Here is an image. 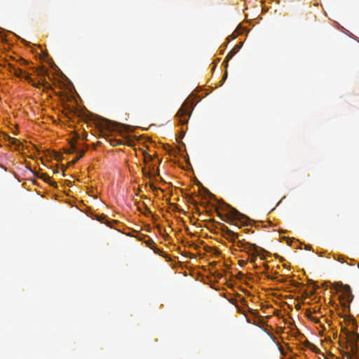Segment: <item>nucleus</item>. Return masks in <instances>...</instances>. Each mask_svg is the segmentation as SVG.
I'll return each instance as SVG.
<instances>
[{
  "instance_id": "obj_1",
  "label": "nucleus",
  "mask_w": 359,
  "mask_h": 359,
  "mask_svg": "<svg viewBox=\"0 0 359 359\" xmlns=\"http://www.w3.org/2000/svg\"><path fill=\"white\" fill-rule=\"evenodd\" d=\"M333 287L338 292L341 293L340 296V301L341 304L346 306L349 304L353 299V295L351 292V289L349 285H344L341 283H334Z\"/></svg>"
},
{
  "instance_id": "obj_2",
  "label": "nucleus",
  "mask_w": 359,
  "mask_h": 359,
  "mask_svg": "<svg viewBox=\"0 0 359 359\" xmlns=\"http://www.w3.org/2000/svg\"><path fill=\"white\" fill-rule=\"evenodd\" d=\"M191 113V107L188 103H184L179 109L177 116L181 124H186Z\"/></svg>"
},
{
  "instance_id": "obj_3",
  "label": "nucleus",
  "mask_w": 359,
  "mask_h": 359,
  "mask_svg": "<svg viewBox=\"0 0 359 359\" xmlns=\"http://www.w3.org/2000/svg\"><path fill=\"white\" fill-rule=\"evenodd\" d=\"M238 248H242L243 251L250 252L251 251H255L257 249V246L255 244L245 242V239H238L237 242L234 243Z\"/></svg>"
},
{
  "instance_id": "obj_4",
  "label": "nucleus",
  "mask_w": 359,
  "mask_h": 359,
  "mask_svg": "<svg viewBox=\"0 0 359 359\" xmlns=\"http://www.w3.org/2000/svg\"><path fill=\"white\" fill-rule=\"evenodd\" d=\"M222 232L223 236L232 243H235L236 239H238L240 237V235L238 233H234L232 230H231L224 225H223L222 228Z\"/></svg>"
},
{
  "instance_id": "obj_5",
  "label": "nucleus",
  "mask_w": 359,
  "mask_h": 359,
  "mask_svg": "<svg viewBox=\"0 0 359 359\" xmlns=\"http://www.w3.org/2000/svg\"><path fill=\"white\" fill-rule=\"evenodd\" d=\"M358 346H351L350 352H346V351H340L342 356L346 359H348V357H350L351 359H359L358 356Z\"/></svg>"
},
{
  "instance_id": "obj_6",
  "label": "nucleus",
  "mask_w": 359,
  "mask_h": 359,
  "mask_svg": "<svg viewBox=\"0 0 359 359\" xmlns=\"http://www.w3.org/2000/svg\"><path fill=\"white\" fill-rule=\"evenodd\" d=\"M345 335L346 336L350 347L358 346V337L355 333L346 330Z\"/></svg>"
},
{
  "instance_id": "obj_7",
  "label": "nucleus",
  "mask_w": 359,
  "mask_h": 359,
  "mask_svg": "<svg viewBox=\"0 0 359 359\" xmlns=\"http://www.w3.org/2000/svg\"><path fill=\"white\" fill-rule=\"evenodd\" d=\"M241 44L240 45H236L235 46L232 50L227 54V55L226 56V58H225V60L224 62H226V66L228 65V62L229 60H231L233 55L238 53V51L239 50L240 48H241Z\"/></svg>"
},
{
  "instance_id": "obj_8",
  "label": "nucleus",
  "mask_w": 359,
  "mask_h": 359,
  "mask_svg": "<svg viewBox=\"0 0 359 359\" xmlns=\"http://www.w3.org/2000/svg\"><path fill=\"white\" fill-rule=\"evenodd\" d=\"M108 141H109V144L113 147H116V146L121 145V144H124L123 140L116 139V138H109Z\"/></svg>"
},
{
  "instance_id": "obj_9",
  "label": "nucleus",
  "mask_w": 359,
  "mask_h": 359,
  "mask_svg": "<svg viewBox=\"0 0 359 359\" xmlns=\"http://www.w3.org/2000/svg\"><path fill=\"white\" fill-rule=\"evenodd\" d=\"M339 344L341 348V351H345V350L348 349L349 345H348V339H347L346 335H345L344 339H340Z\"/></svg>"
},
{
  "instance_id": "obj_10",
  "label": "nucleus",
  "mask_w": 359,
  "mask_h": 359,
  "mask_svg": "<svg viewBox=\"0 0 359 359\" xmlns=\"http://www.w3.org/2000/svg\"><path fill=\"white\" fill-rule=\"evenodd\" d=\"M40 178L42 179L46 182L49 183L50 185H55L56 184L55 182H53L51 180V177L46 173H42L40 176Z\"/></svg>"
},
{
  "instance_id": "obj_11",
  "label": "nucleus",
  "mask_w": 359,
  "mask_h": 359,
  "mask_svg": "<svg viewBox=\"0 0 359 359\" xmlns=\"http://www.w3.org/2000/svg\"><path fill=\"white\" fill-rule=\"evenodd\" d=\"M25 79L30 83H32V85L34 86V87H36V88H39L42 83L41 82H38V83H35L34 82L33 79L31 78L30 75L29 74H27V75H25Z\"/></svg>"
},
{
  "instance_id": "obj_12",
  "label": "nucleus",
  "mask_w": 359,
  "mask_h": 359,
  "mask_svg": "<svg viewBox=\"0 0 359 359\" xmlns=\"http://www.w3.org/2000/svg\"><path fill=\"white\" fill-rule=\"evenodd\" d=\"M15 76L18 77V78H22L23 76V75H27V74H25V72H24L20 68H16L15 70L14 71V72L13 73ZM25 76H24L25 77Z\"/></svg>"
},
{
  "instance_id": "obj_13",
  "label": "nucleus",
  "mask_w": 359,
  "mask_h": 359,
  "mask_svg": "<svg viewBox=\"0 0 359 359\" xmlns=\"http://www.w3.org/2000/svg\"><path fill=\"white\" fill-rule=\"evenodd\" d=\"M85 152H86V150L81 151L79 155L76 156V157L74 160H72L69 163V164L73 165V164L76 163L81 158H82Z\"/></svg>"
},
{
  "instance_id": "obj_14",
  "label": "nucleus",
  "mask_w": 359,
  "mask_h": 359,
  "mask_svg": "<svg viewBox=\"0 0 359 359\" xmlns=\"http://www.w3.org/2000/svg\"><path fill=\"white\" fill-rule=\"evenodd\" d=\"M97 219H98L100 222H103V223L106 224L107 226H110L109 222V221L107 220V217H106L105 215H100V216H98Z\"/></svg>"
},
{
  "instance_id": "obj_15",
  "label": "nucleus",
  "mask_w": 359,
  "mask_h": 359,
  "mask_svg": "<svg viewBox=\"0 0 359 359\" xmlns=\"http://www.w3.org/2000/svg\"><path fill=\"white\" fill-rule=\"evenodd\" d=\"M231 213L234 217H238L239 216H241L243 218H245L244 215H242L237 210L234 208H231Z\"/></svg>"
},
{
  "instance_id": "obj_16",
  "label": "nucleus",
  "mask_w": 359,
  "mask_h": 359,
  "mask_svg": "<svg viewBox=\"0 0 359 359\" xmlns=\"http://www.w3.org/2000/svg\"><path fill=\"white\" fill-rule=\"evenodd\" d=\"M256 251L257 250L251 251V252H248L250 256V262H255L257 260V255L255 253Z\"/></svg>"
},
{
  "instance_id": "obj_17",
  "label": "nucleus",
  "mask_w": 359,
  "mask_h": 359,
  "mask_svg": "<svg viewBox=\"0 0 359 359\" xmlns=\"http://www.w3.org/2000/svg\"><path fill=\"white\" fill-rule=\"evenodd\" d=\"M18 62H19V64L21 65V66H26L29 64V62L27 61L26 60H25L24 58H19L18 60H17Z\"/></svg>"
},
{
  "instance_id": "obj_18",
  "label": "nucleus",
  "mask_w": 359,
  "mask_h": 359,
  "mask_svg": "<svg viewBox=\"0 0 359 359\" xmlns=\"http://www.w3.org/2000/svg\"><path fill=\"white\" fill-rule=\"evenodd\" d=\"M67 154H72L74 152H76V147L74 143H72L71 145V148L66 151Z\"/></svg>"
},
{
  "instance_id": "obj_19",
  "label": "nucleus",
  "mask_w": 359,
  "mask_h": 359,
  "mask_svg": "<svg viewBox=\"0 0 359 359\" xmlns=\"http://www.w3.org/2000/svg\"><path fill=\"white\" fill-rule=\"evenodd\" d=\"M54 158L56 161H60L62 160V156L60 153H58V152H55L54 153Z\"/></svg>"
},
{
  "instance_id": "obj_20",
  "label": "nucleus",
  "mask_w": 359,
  "mask_h": 359,
  "mask_svg": "<svg viewBox=\"0 0 359 359\" xmlns=\"http://www.w3.org/2000/svg\"><path fill=\"white\" fill-rule=\"evenodd\" d=\"M146 244L151 249H154V246L155 245L154 241L151 239H149L147 241H146Z\"/></svg>"
},
{
  "instance_id": "obj_21",
  "label": "nucleus",
  "mask_w": 359,
  "mask_h": 359,
  "mask_svg": "<svg viewBox=\"0 0 359 359\" xmlns=\"http://www.w3.org/2000/svg\"><path fill=\"white\" fill-rule=\"evenodd\" d=\"M8 70H9V72H11V73H13V72H14V71L15 70V69L17 68V67H15L13 65H12V64H8Z\"/></svg>"
},
{
  "instance_id": "obj_22",
  "label": "nucleus",
  "mask_w": 359,
  "mask_h": 359,
  "mask_svg": "<svg viewBox=\"0 0 359 359\" xmlns=\"http://www.w3.org/2000/svg\"><path fill=\"white\" fill-rule=\"evenodd\" d=\"M46 73V70L44 69H41L37 71V74L39 75H44Z\"/></svg>"
},
{
  "instance_id": "obj_23",
  "label": "nucleus",
  "mask_w": 359,
  "mask_h": 359,
  "mask_svg": "<svg viewBox=\"0 0 359 359\" xmlns=\"http://www.w3.org/2000/svg\"><path fill=\"white\" fill-rule=\"evenodd\" d=\"M142 172H143V173H144V175L145 176L150 177V175H151L150 172H149L146 171L144 168V169H142Z\"/></svg>"
},
{
  "instance_id": "obj_24",
  "label": "nucleus",
  "mask_w": 359,
  "mask_h": 359,
  "mask_svg": "<svg viewBox=\"0 0 359 359\" xmlns=\"http://www.w3.org/2000/svg\"><path fill=\"white\" fill-rule=\"evenodd\" d=\"M337 260H338L339 262H341V263H343V262H344V260H343V258H342V257H339V258L337 259Z\"/></svg>"
},
{
  "instance_id": "obj_25",
  "label": "nucleus",
  "mask_w": 359,
  "mask_h": 359,
  "mask_svg": "<svg viewBox=\"0 0 359 359\" xmlns=\"http://www.w3.org/2000/svg\"><path fill=\"white\" fill-rule=\"evenodd\" d=\"M9 139H11L12 140V143H14L15 141H17V140L15 138L9 137Z\"/></svg>"
},
{
  "instance_id": "obj_26",
  "label": "nucleus",
  "mask_w": 359,
  "mask_h": 359,
  "mask_svg": "<svg viewBox=\"0 0 359 359\" xmlns=\"http://www.w3.org/2000/svg\"><path fill=\"white\" fill-rule=\"evenodd\" d=\"M227 76V73L226 72L224 77H223V79H226V77Z\"/></svg>"
},
{
  "instance_id": "obj_27",
  "label": "nucleus",
  "mask_w": 359,
  "mask_h": 359,
  "mask_svg": "<svg viewBox=\"0 0 359 359\" xmlns=\"http://www.w3.org/2000/svg\"><path fill=\"white\" fill-rule=\"evenodd\" d=\"M188 197H189V201H191V200H192V197L190 196H189Z\"/></svg>"
},
{
  "instance_id": "obj_28",
  "label": "nucleus",
  "mask_w": 359,
  "mask_h": 359,
  "mask_svg": "<svg viewBox=\"0 0 359 359\" xmlns=\"http://www.w3.org/2000/svg\"><path fill=\"white\" fill-rule=\"evenodd\" d=\"M358 267L359 268V263L358 264Z\"/></svg>"
}]
</instances>
